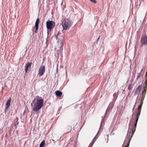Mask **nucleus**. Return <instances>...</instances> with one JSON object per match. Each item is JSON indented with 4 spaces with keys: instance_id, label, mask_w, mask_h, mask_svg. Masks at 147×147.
Returning <instances> with one entry per match:
<instances>
[{
    "instance_id": "obj_1",
    "label": "nucleus",
    "mask_w": 147,
    "mask_h": 147,
    "mask_svg": "<svg viewBox=\"0 0 147 147\" xmlns=\"http://www.w3.org/2000/svg\"><path fill=\"white\" fill-rule=\"evenodd\" d=\"M143 100L141 99L140 103L138 107L137 111L136 112V114L134 116V113H133L132 114V118L129 123V127H132V128L131 129V137L133 135L136 130L138 121L140 114L141 109L143 103Z\"/></svg>"
},
{
    "instance_id": "obj_2",
    "label": "nucleus",
    "mask_w": 147,
    "mask_h": 147,
    "mask_svg": "<svg viewBox=\"0 0 147 147\" xmlns=\"http://www.w3.org/2000/svg\"><path fill=\"white\" fill-rule=\"evenodd\" d=\"M33 108V111H35L39 110L41 108L44 102L43 99L38 96H37Z\"/></svg>"
},
{
    "instance_id": "obj_3",
    "label": "nucleus",
    "mask_w": 147,
    "mask_h": 147,
    "mask_svg": "<svg viewBox=\"0 0 147 147\" xmlns=\"http://www.w3.org/2000/svg\"><path fill=\"white\" fill-rule=\"evenodd\" d=\"M72 24V23L70 20L68 19H64L61 23V24L63 28V30H69L71 27Z\"/></svg>"
},
{
    "instance_id": "obj_4",
    "label": "nucleus",
    "mask_w": 147,
    "mask_h": 147,
    "mask_svg": "<svg viewBox=\"0 0 147 147\" xmlns=\"http://www.w3.org/2000/svg\"><path fill=\"white\" fill-rule=\"evenodd\" d=\"M46 25L47 29L51 30L55 26V23L54 21L49 20L46 22Z\"/></svg>"
},
{
    "instance_id": "obj_5",
    "label": "nucleus",
    "mask_w": 147,
    "mask_h": 147,
    "mask_svg": "<svg viewBox=\"0 0 147 147\" xmlns=\"http://www.w3.org/2000/svg\"><path fill=\"white\" fill-rule=\"evenodd\" d=\"M45 71V67L44 65H41L39 68L38 75L40 76H42Z\"/></svg>"
},
{
    "instance_id": "obj_6",
    "label": "nucleus",
    "mask_w": 147,
    "mask_h": 147,
    "mask_svg": "<svg viewBox=\"0 0 147 147\" xmlns=\"http://www.w3.org/2000/svg\"><path fill=\"white\" fill-rule=\"evenodd\" d=\"M140 42L142 45H146L147 44V36H142Z\"/></svg>"
},
{
    "instance_id": "obj_7",
    "label": "nucleus",
    "mask_w": 147,
    "mask_h": 147,
    "mask_svg": "<svg viewBox=\"0 0 147 147\" xmlns=\"http://www.w3.org/2000/svg\"><path fill=\"white\" fill-rule=\"evenodd\" d=\"M39 22V19L38 18H37L36 19V20L35 23V26L34 27L33 29V30H35L34 31V32L35 33H37V31L38 29Z\"/></svg>"
},
{
    "instance_id": "obj_8",
    "label": "nucleus",
    "mask_w": 147,
    "mask_h": 147,
    "mask_svg": "<svg viewBox=\"0 0 147 147\" xmlns=\"http://www.w3.org/2000/svg\"><path fill=\"white\" fill-rule=\"evenodd\" d=\"M32 64V63L28 62L25 65V71L26 73L27 72L29 69H30Z\"/></svg>"
},
{
    "instance_id": "obj_9",
    "label": "nucleus",
    "mask_w": 147,
    "mask_h": 147,
    "mask_svg": "<svg viewBox=\"0 0 147 147\" xmlns=\"http://www.w3.org/2000/svg\"><path fill=\"white\" fill-rule=\"evenodd\" d=\"M142 89V86L139 85L137 88L135 92V94H139Z\"/></svg>"
},
{
    "instance_id": "obj_10",
    "label": "nucleus",
    "mask_w": 147,
    "mask_h": 147,
    "mask_svg": "<svg viewBox=\"0 0 147 147\" xmlns=\"http://www.w3.org/2000/svg\"><path fill=\"white\" fill-rule=\"evenodd\" d=\"M11 101V98L10 97L9 98L6 104V109H7L9 107V106L10 105V103Z\"/></svg>"
},
{
    "instance_id": "obj_11",
    "label": "nucleus",
    "mask_w": 147,
    "mask_h": 147,
    "mask_svg": "<svg viewBox=\"0 0 147 147\" xmlns=\"http://www.w3.org/2000/svg\"><path fill=\"white\" fill-rule=\"evenodd\" d=\"M55 93L56 96L59 97H60L62 94V92L59 90L56 91Z\"/></svg>"
},
{
    "instance_id": "obj_12",
    "label": "nucleus",
    "mask_w": 147,
    "mask_h": 147,
    "mask_svg": "<svg viewBox=\"0 0 147 147\" xmlns=\"http://www.w3.org/2000/svg\"><path fill=\"white\" fill-rule=\"evenodd\" d=\"M146 89L145 88H144V89L142 91V97L141 99H142V100H144V98L145 96V94H146Z\"/></svg>"
},
{
    "instance_id": "obj_13",
    "label": "nucleus",
    "mask_w": 147,
    "mask_h": 147,
    "mask_svg": "<svg viewBox=\"0 0 147 147\" xmlns=\"http://www.w3.org/2000/svg\"><path fill=\"white\" fill-rule=\"evenodd\" d=\"M45 145V142L44 140H43L40 144L39 147H43Z\"/></svg>"
},
{
    "instance_id": "obj_14",
    "label": "nucleus",
    "mask_w": 147,
    "mask_h": 147,
    "mask_svg": "<svg viewBox=\"0 0 147 147\" xmlns=\"http://www.w3.org/2000/svg\"><path fill=\"white\" fill-rule=\"evenodd\" d=\"M113 103H110L109 106L107 108V111H109V108H110L111 109H112L113 107Z\"/></svg>"
},
{
    "instance_id": "obj_15",
    "label": "nucleus",
    "mask_w": 147,
    "mask_h": 147,
    "mask_svg": "<svg viewBox=\"0 0 147 147\" xmlns=\"http://www.w3.org/2000/svg\"><path fill=\"white\" fill-rule=\"evenodd\" d=\"M145 86L144 87V88L147 89V78H146V80L145 82Z\"/></svg>"
},
{
    "instance_id": "obj_16",
    "label": "nucleus",
    "mask_w": 147,
    "mask_h": 147,
    "mask_svg": "<svg viewBox=\"0 0 147 147\" xmlns=\"http://www.w3.org/2000/svg\"><path fill=\"white\" fill-rule=\"evenodd\" d=\"M141 72L138 75H137V78H136V80H138L139 78H140V75L141 74Z\"/></svg>"
},
{
    "instance_id": "obj_17",
    "label": "nucleus",
    "mask_w": 147,
    "mask_h": 147,
    "mask_svg": "<svg viewBox=\"0 0 147 147\" xmlns=\"http://www.w3.org/2000/svg\"><path fill=\"white\" fill-rule=\"evenodd\" d=\"M132 87V85H131V84H129V86L128 87V90H130L131 89Z\"/></svg>"
},
{
    "instance_id": "obj_18",
    "label": "nucleus",
    "mask_w": 147,
    "mask_h": 147,
    "mask_svg": "<svg viewBox=\"0 0 147 147\" xmlns=\"http://www.w3.org/2000/svg\"><path fill=\"white\" fill-rule=\"evenodd\" d=\"M90 1L94 3H96V1L95 0H90Z\"/></svg>"
},
{
    "instance_id": "obj_19",
    "label": "nucleus",
    "mask_w": 147,
    "mask_h": 147,
    "mask_svg": "<svg viewBox=\"0 0 147 147\" xmlns=\"http://www.w3.org/2000/svg\"><path fill=\"white\" fill-rule=\"evenodd\" d=\"M60 52L59 51V50H57V51L56 53V54H57L58 55H59V53Z\"/></svg>"
},
{
    "instance_id": "obj_20",
    "label": "nucleus",
    "mask_w": 147,
    "mask_h": 147,
    "mask_svg": "<svg viewBox=\"0 0 147 147\" xmlns=\"http://www.w3.org/2000/svg\"><path fill=\"white\" fill-rule=\"evenodd\" d=\"M145 76H146V77L147 78V70L146 71V73L145 75Z\"/></svg>"
},
{
    "instance_id": "obj_21",
    "label": "nucleus",
    "mask_w": 147,
    "mask_h": 147,
    "mask_svg": "<svg viewBox=\"0 0 147 147\" xmlns=\"http://www.w3.org/2000/svg\"><path fill=\"white\" fill-rule=\"evenodd\" d=\"M100 38V36H99L98 37V38L97 40V42H98V40Z\"/></svg>"
},
{
    "instance_id": "obj_22",
    "label": "nucleus",
    "mask_w": 147,
    "mask_h": 147,
    "mask_svg": "<svg viewBox=\"0 0 147 147\" xmlns=\"http://www.w3.org/2000/svg\"><path fill=\"white\" fill-rule=\"evenodd\" d=\"M129 146H127V145L125 146L124 147H128Z\"/></svg>"
},
{
    "instance_id": "obj_23",
    "label": "nucleus",
    "mask_w": 147,
    "mask_h": 147,
    "mask_svg": "<svg viewBox=\"0 0 147 147\" xmlns=\"http://www.w3.org/2000/svg\"><path fill=\"white\" fill-rule=\"evenodd\" d=\"M70 129H70V131H71V127H70Z\"/></svg>"
}]
</instances>
